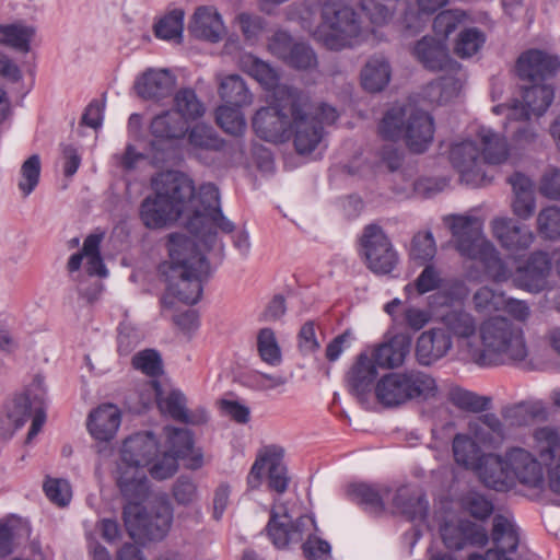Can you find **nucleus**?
<instances>
[{
	"label": "nucleus",
	"mask_w": 560,
	"mask_h": 560,
	"mask_svg": "<svg viewBox=\"0 0 560 560\" xmlns=\"http://www.w3.org/2000/svg\"><path fill=\"white\" fill-rule=\"evenodd\" d=\"M214 241L215 238L206 247L199 240H191L183 234L170 236V264L167 270H164L168 284L162 300L165 316L172 311L175 299L185 304L199 301L202 292L201 278L209 271L203 250L210 248Z\"/></svg>",
	"instance_id": "obj_6"
},
{
	"label": "nucleus",
	"mask_w": 560,
	"mask_h": 560,
	"mask_svg": "<svg viewBox=\"0 0 560 560\" xmlns=\"http://www.w3.org/2000/svg\"><path fill=\"white\" fill-rule=\"evenodd\" d=\"M308 105L310 97L306 94L270 117L268 108H258L250 118L252 129L257 138L275 145L292 140L295 153L308 158L324 136V128L308 110Z\"/></svg>",
	"instance_id": "obj_4"
},
{
	"label": "nucleus",
	"mask_w": 560,
	"mask_h": 560,
	"mask_svg": "<svg viewBox=\"0 0 560 560\" xmlns=\"http://www.w3.org/2000/svg\"><path fill=\"white\" fill-rule=\"evenodd\" d=\"M469 294V288L463 279L459 278H443L439 291L433 295L429 296L433 299L431 304H438L441 306H451L455 302L465 300Z\"/></svg>",
	"instance_id": "obj_40"
},
{
	"label": "nucleus",
	"mask_w": 560,
	"mask_h": 560,
	"mask_svg": "<svg viewBox=\"0 0 560 560\" xmlns=\"http://www.w3.org/2000/svg\"><path fill=\"white\" fill-rule=\"evenodd\" d=\"M172 110L188 125L205 115L206 106L192 89L186 88L175 93Z\"/></svg>",
	"instance_id": "obj_33"
},
{
	"label": "nucleus",
	"mask_w": 560,
	"mask_h": 560,
	"mask_svg": "<svg viewBox=\"0 0 560 560\" xmlns=\"http://www.w3.org/2000/svg\"><path fill=\"white\" fill-rule=\"evenodd\" d=\"M256 351L260 361L269 366L276 368L283 362L282 347L271 327H262L257 331Z\"/></svg>",
	"instance_id": "obj_32"
},
{
	"label": "nucleus",
	"mask_w": 560,
	"mask_h": 560,
	"mask_svg": "<svg viewBox=\"0 0 560 560\" xmlns=\"http://www.w3.org/2000/svg\"><path fill=\"white\" fill-rule=\"evenodd\" d=\"M528 84L521 85L520 94L524 101L532 100L535 104L534 116L536 118L544 117L552 104L557 95V85L548 81H526Z\"/></svg>",
	"instance_id": "obj_26"
},
{
	"label": "nucleus",
	"mask_w": 560,
	"mask_h": 560,
	"mask_svg": "<svg viewBox=\"0 0 560 560\" xmlns=\"http://www.w3.org/2000/svg\"><path fill=\"white\" fill-rule=\"evenodd\" d=\"M464 504L469 515L475 520L469 524H487L495 512L494 498L479 490L474 491Z\"/></svg>",
	"instance_id": "obj_39"
},
{
	"label": "nucleus",
	"mask_w": 560,
	"mask_h": 560,
	"mask_svg": "<svg viewBox=\"0 0 560 560\" xmlns=\"http://www.w3.org/2000/svg\"><path fill=\"white\" fill-rule=\"evenodd\" d=\"M348 5L343 0H324L320 22L313 33L314 39L331 51L345 47L348 35Z\"/></svg>",
	"instance_id": "obj_14"
},
{
	"label": "nucleus",
	"mask_w": 560,
	"mask_h": 560,
	"mask_svg": "<svg viewBox=\"0 0 560 560\" xmlns=\"http://www.w3.org/2000/svg\"><path fill=\"white\" fill-rule=\"evenodd\" d=\"M411 54L431 72L443 71L448 62L459 63L448 52L445 40L432 35H424L411 46Z\"/></svg>",
	"instance_id": "obj_18"
},
{
	"label": "nucleus",
	"mask_w": 560,
	"mask_h": 560,
	"mask_svg": "<svg viewBox=\"0 0 560 560\" xmlns=\"http://www.w3.org/2000/svg\"><path fill=\"white\" fill-rule=\"evenodd\" d=\"M436 253V240L430 228L413 234L410 242L409 258L423 269L415 280L405 285L404 293L407 300L439 291L443 277L434 262Z\"/></svg>",
	"instance_id": "obj_11"
},
{
	"label": "nucleus",
	"mask_w": 560,
	"mask_h": 560,
	"mask_svg": "<svg viewBox=\"0 0 560 560\" xmlns=\"http://www.w3.org/2000/svg\"><path fill=\"white\" fill-rule=\"evenodd\" d=\"M154 194L141 203L140 218L149 229H161L182 218L187 229L206 247L215 238V230L232 232L233 223L223 217L219 190L203 184L195 191L192 182L178 173L165 172L153 179Z\"/></svg>",
	"instance_id": "obj_1"
},
{
	"label": "nucleus",
	"mask_w": 560,
	"mask_h": 560,
	"mask_svg": "<svg viewBox=\"0 0 560 560\" xmlns=\"http://www.w3.org/2000/svg\"><path fill=\"white\" fill-rule=\"evenodd\" d=\"M151 385L155 390L160 411L175 420L187 422L188 418L184 394L179 389L174 388L161 390L156 382H152Z\"/></svg>",
	"instance_id": "obj_35"
},
{
	"label": "nucleus",
	"mask_w": 560,
	"mask_h": 560,
	"mask_svg": "<svg viewBox=\"0 0 560 560\" xmlns=\"http://www.w3.org/2000/svg\"><path fill=\"white\" fill-rule=\"evenodd\" d=\"M184 30V11L174 9L165 14L155 25V35L166 40H178Z\"/></svg>",
	"instance_id": "obj_45"
},
{
	"label": "nucleus",
	"mask_w": 560,
	"mask_h": 560,
	"mask_svg": "<svg viewBox=\"0 0 560 560\" xmlns=\"http://www.w3.org/2000/svg\"><path fill=\"white\" fill-rule=\"evenodd\" d=\"M47 498L59 506L67 505L72 497L69 482L65 479L48 478L44 483Z\"/></svg>",
	"instance_id": "obj_56"
},
{
	"label": "nucleus",
	"mask_w": 560,
	"mask_h": 560,
	"mask_svg": "<svg viewBox=\"0 0 560 560\" xmlns=\"http://www.w3.org/2000/svg\"><path fill=\"white\" fill-rule=\"evenodd\" d=\"M538 191L550 201H560V167L550 166L540 178Z\"/></svg>",
	"instance_id": "obj_57"
},
{
	"label": "nucleus",
	"mask_w": 560,
	"mask_h": 560,
	"mask_svg": "<svg viewBox=\"0 0 560 560\" xmlns=\"http://www.w3.org/2000/svg\"><path fill=\"white\" fill-rule=\"evenodd\" d=\"M529 182V177L523 173L515 171L510 176L509 183L512 185L515 197L512 202V211L514 215L523 221L529 220L536 211V199L530 192H520L518 188L526 185Z\"/></svg>",
	"instance_id": "obj_34"
},
{
	"label": "nucleus",
	"mask_w": 560,
	"mask_h": 560,
	"mask_svg": "<svg viewBox=\"0 0 560 560\" xmlns=\"http://www.w3.org/2000/svg\"><path fill=\"white\" fill-rule=\"evenodd\" d=\"M142 499L128 500L124 521L129 536L135 540H162L173 524V506L164 498L156 499L149 508L140 505Z\"/></svg>",
	"instance_id": "obj_8"
},
{
	"label": "nucleus",
	"mask_w": 560,
	"mask_h": 560,
	"mask_svg": "<svg viewBox=\"0 0 560 560\" xmlns=\"http://www.w3.org/2000/svg\"><path fill=\"white\" fill-rule=\"evenodd\" d=\"M441 322L452 340H470L477 332L476 318L463 308H450L442 314Z\"/></svg>",
	"instance_id": "obj_27"
},
{
	"label": "nucleus",
	"mask_w": 560,
	"mask_h": 560,
	"mask_svg": "<svg viewBox=\"0 0 560 560\" xmlns=\"http://www.w3.org/2000/svg\"><path fill=\"white\" fill-rule=\"evenodd\" d=\"M390 493V486L365 480L350 481L345 488L348 501L374 516H382L387 512L386 498Z\"/></svg>",
	"instance_id": "obj_17"
},
{
	"label": "nucleus",
	"mask_w": 560,
	"mask_h": 560,
	"mask_svg": "<svg viewBox=\"0 0 560 560\" xmlns=\"http://www.w3.org/2000/svg\"><path fill=\"white\" fill-rule=\"evenodd\" d=\"M436 122L433 114L417 101L390 103L377 122V135L385 142L378 154L390 173L404 162V152L397 147L402 142L412 155L427 153L434 142Z\"/></svg>",
	"instance_id": "obj_3"
},
{
	"label": "nucleus",
	"mask_w": 560,
	"mask_h": 560,
	"mask_svg": "<svg viewBox=\"0 0 560 560\" xmlns=\"http://www.w3.org/2000/svg\"><path fill=\"white\" fill-rule=\"evenodd\" d=\"M536 231L545 242L560 241V206L544 207L536 219Z\"/></svg>",
	"instance_id": "obj_38"
},
{
	"label": "nucleus",
	"mask_w": 560,
	"mask_h": 560,
	"mask_svg": "<svg viewBox=\"0 0 560 560\" xmlns=\"http://www.w3.org/2000/svg\"><path fill=\"white\" fill-rule=\"evenodd\" d=\"M103 240L102 233L90 234L83 242L82 250L71 255L68 261L69 271L73 272L83 265L90 276L105 278L108 273L101 253L100 246Z\"/></svg>",
	"instance_id": "obj_21"
},
{
	"label": "nucleus",
	"mask_w": 560,
	"mask_h": 560,
	"mask_svg": "<svg viewBox=\"0 0 560 560\" xmlns=\"http://www.w3.org/2000/svg\"><path fill=\"white\" fill-rule=\"evenodd\" d=\"M285 450L277 444L264 446L247 474V491L258 489L264 482L272 494L270 506L280 505L281 497L289 490L292 477L284 462Z\"/></svg>",
	"instance_id": "obj_9"
},
{
	"label": "nucleus",
	"mask_w": 560,
	"mask_h": 560,
	"mask_svg": "<svg viewBox=\"0 0 560 560\" xmlns=\"http://www.w3.org/2000/svg\"><path fill=\"white\" fill-rule=\"evenodd\" d=\"M132 364L137 370L151 376L159 374L161 371V358L154 350H144L137 353L132 359Z\"/></svg>",
	"instance_id": "obj_63"
},
{
	"label": "nucleus",
	"mask_w": 560,
	"mask_h": 560,
	"mask_svg": "<svg viewBox=\"0 0 560 560\" xmlns=\"http://www.w3.org/2000/svg\"><path fill=\"white\" fill-rule=\"evenodd\" d=\"M188 143L192 150L218 151L222 148V141L214 130L206 125H196L188 132Z\"/></svg>",
	"instance_id": "obj_44"
},
{
	"label": "nucleus",
	"mask_w": 560,
	"mask_h": 560,
	"mask_svg": "<svg viewBox=\"0 0 560 560\" xmlns=\"http://www.w3.org/2000/svg\"><path fill=\"white\" fill-rule=\"evenodd\" d=\"M397 326L405 331H392L384 335V341L374 345V355L383 357V368L388 370L401 369L410 354L413 336L428 324V314L415 305L402 308Z\"/></svg>",
	"instance_id": "obj_7"
},
{
	"label": "nucleus",
	"mask_w": 560,
	"mask_h": 560,
	"mask_svg": "<svg viewBox=\"0 0 560 560\" xmlns=\"http://www.w3.org/2000/svg\"><path fill=\"white\" fill-rule=\"evenodd\" d=\"M172 498L182 506H191L199 500L198 486L187 476L178 477L172 486Z\"/></svg>",
	"instance_id": "obj_51"
},
{
	"label": "nucleus",
	"mask_w": 560,
	"mask_h": 560,
	"mask_svg": "<svg viewBox=\"0 0 560 560\" xmlns=\"http://www.w3.org/2000/svg\"><path fill=\"white\" fill-rule=\"evenodd\" d=\"M491 456L499 462H505L511 466L522 468L528 467L534 460V455L528 450L518 445L508 447L504 456L500 453H491Z\"/></svg>",
	"instance_id": "obj_60"
},
{
	"label": "nucleus",
	"mask_w": 560,
	"mask_h": 560,
	"mask_svg": "<svg viewBox=\"0 0 560 560\" xmlns=\"http://www.w3.org/2000/svg\"><path fill=\"white\" fill-rule=\"evenodd\" d=\"M188 131L185 120L180 119L172 109L156 115L150 125L151 135L159 140L182 139Z\"/></svg>",
	"instance_id": "obj_29"
},
{
	"label": "nucleus",
	"mask_w": 560,
	"mask_h": 560,
	"mask_svg": "<svg viewBox=\"0 0 560 560\" xmlns=\"http://www.w3.org/2000/svg\"><path fill=\"white\" fill-rule=\"evenodd\" d=\"M219 94L223 103L243 105L245 101V81L238 74L219 77Z\"/></svg>",
	"instance_id": "obj_43"
},
{
	"label": "nucleus",
	"mask_w": 560,
	"mask_h": 560,
	"mask_svg": "<svg viewBox=\"0 0 560 560\" xmlns=\"http://www.w3.org/2000/svg\"><path fill=\"white\" fill-rule=\"evenodd\" d=\"M462 10H443L435 14L432 22V30L434 34L446 40L451 34H453L462 23L463 18Z\"/></svg>",
	"instance_id": "obj_50"
},
{
	"label": "nucleus",
	"mask_w": 560,
	"mask_h": 560,
	"mask_svg": "<svg viewBox=\"0 0 560 560\" xmlns=\"http://www.w3.org/2000/svg\"><path fill=\"white\" fill-rule=\"evenodd\" d=\"M514 284L528 293L538 294L549 289V276L553 269L552 257L546 252H536L514 259Z\"/></svg>",
	"instance_id": "obj_15"
},
{
	"label": "nucleus",
	"mask_w": 560,
	"mask_h": 560,
	"mask_svg": "<svg viewBox=\"0 0 560 560\" xmlns=\"http://www.w3.org/2000/svg\"><path fill=\"white\" fill-rule=\"evenodd\" d=\"M447 400L466 413H481L490 410L493 406L491 396L479 395L458 385L450 389Z\"/></svg>",
	"instance_id": "obj_28"
},
{
	"label": "nucleus",
	"mask_w": 560,
	"mask_h": 560,
	"mask_svg": "<svg viewBox=\"0 0 560 560\" xmlns=\"http://www.w3.org/2000/svg\"><path fill=\"white\" fill-rule=\"evenodd\" d=\"M40 176V159L37 154L30 156L21 166L18 183L20 191L27 197L37 186Z\"/></svg>",
	"instance_id": "obj_49"
},
{
	"label": "nucleus",
	"mask_w": 560,
	"mask_h": 560,
	"mask_svg": "<svg viewBox=\"0 0 560 560\" xmlns=\"http://www.w3.org/2000/svg\"><path fill=\"white\" fill-rule=\"evenodd\" d=\"M298 350L302 357H307L320 349V342L316 336V323L306 320L296 335Z\"/></svg>",
	"instance_id": "obj_54"
},
{
	"label": "nucleus",
	"mask_w": 560,
	"mask_h": 560,
	"mask_svg": "<svg viewBox=\"0 0 560 560\" xmlns=\"http://www.w3.org/2000/svg\"><path fill=\"white\" fill-rule=\"evenodd\" d=\"M360 11L376 27L387 25L394 18V9L378 0H361Z\"/></svg>",
	"instance_id": "obj_48"
},
{
	"label": "nucleus",
	"mask_w": 560,
	"mask_h": 560,
	"mask_svg": "<svg viewBox=\"0 0 560 560\" xmlns=\"http://www.w3.org/2000/svg\"><path fill=\"white\" fill-rule=\"evenodd\" d=\"M401 490V488L398 489L392 500L398 514L409 522L417 521L421 515L425 516L429 512V501L425 495L416 497L413 493H402Z\"/></svg>",
	"instance_id": "obj_37"
},
{
	"label": "nucleus",
	"mask_w": 560,
	"mask_h": 560,
	"mask_svg": "<svg viewBox=\"0 0 560 560\" xmlns=\"http://www.w3.org/2000/svg\"><path fill=\"white\" fill-rule=\"evenodd\" d=\"M188 469L202 465V455L192 448L188 430L165 427L163 441L151 432H138L122 441L116 468L117 485L126 500L144 499L149 491L145 467L156 480L171 478L178 470V460Z\"/></svg>",
	"instance_id": "obj_2"
},
{
	"label": "nucleus",
	"mask_w": 560,
	"mask_h": 560,
	"mask_svg": "<svg viewBox=\"0 0 560 560\" xmlns=\"http://www.w3.org/2000/svg\"><path fill=\"white\" fill-rule=\"evenodd\" d=\"M217 122L226 132L232 136H241L245 129V120L242 112V105H232L223 103L217 109Z\"/></svg>",
	"instance_id": "obj_41"
},
{
	"label": "nucleus",
	"mask_w": 560,
	"mask_h": 560,
	"mask_svg": "<svg viewBox=\"0 0 560 560\" xmlns=\"http://www.w3.org/2000/svg\"><path fill=\"white\" fill-rule=\"evenodd\" d=\"M443 222L455 238L459 252L467 247L472 238L482 235L485 224L481 217L468 212L447 214Z\"/></svg>",
	"instance_id": "obj_23"
},
{
	"label": "nucleus",
	"mask_w": 560,
	"mask_h": 560,
	"mask_svg": "<svg viewBox=\"0 0 560 560\" xmlns=\"http://www.w3.org/2000/svg\"><path fill=\"white\" fill-rule=\"evenodd\" d=\"M487 34L478 26H465L456 35L453 42L454 54L467 60L476 56L483 47Z\"/></svg>",
	"instance_id": "obj_31"
},
{
	"label": "nucleus",
	"mask_w": 560,
	"mask_h": 560,
	"mask_svg": "<svg viewBox=\"0 0 560 560\" xmlns=\"http://www.w3.org/2000/svg\"><path fill=\"white\" fill-rule=\"evenodd\" d=\"M121 423V412L113 404H103L93 409L88 417V430L100 442L113 440Z\"/></svg>",
	"instance_id": "obj_20"
},
{
	"label": "nucleus",
	"mask_w": 560,
	"mask_h": 560,
	"mask_svg": "<svg viewBox=\"0 0 560 560\" xmlns=\"http://www.w3.org/2000/svg\"><path fill=\"white\" fill-rule=\"evenodd\" d=\"M428 20L429 19L416 10L411 1H407L399 19L402 35L406 37L419 35L424 30Z\"/></svg>",
	"instance_id": "obj_52"
},
{
	"label": "nucleus",
	"mask_w": 560,
	"mask_h": 560,
	"mask_svg": "<svg viewBox=\"0 0 560 560\" xmlns=\"http://www.w3.org/2000/svg\"><path fill=\"white\" fill-rule=\"evenodd\" d=\"M190 32L198 38L219 42L225 33L221 15L213 7H200L192 16Z\"/></svg>",
	"instance_id": "obj_25"
},
{
	"label": "nucleus",
	"mask_w": 560,
	"mask_h": 560,
	"mask_svg": "<svg viewBox=\"0 0 560 560\" xmlns=\"http://www.w3.org/2000/svg\"><path fill=\"white\" fill-rule=\"evenodd\" d=\"M298 42L299 37L289 30L279 28L268 38L267 46L269 52L282 61Z\"/></svg>",
	"instance_id": "obj_53"
},
{
	"label": "nucleus",
	"mask_w": 560,
	"mask_h": 560,
	"mask_svg": "<svg viewBox=\"0 0 560 560\" xmlns=\"http://www.w3.org/2000/svg\"><path fill=\"white\" fill-rule=\"evenodd\" d=\"M439 386L435 378L429 374L409 371V389L408 396L411 400L427 401L436 397Z\"/></svg>",
	"instance_id": "obj_42"
},
{
	"label": "nucleus",
	"mask_w": 560,
	"mask_h": 560,
	"mask_svg": "<svg viewBox=\"0 0 560 560\" xmlns=\"http://www.w3.org/2000/svg\"><path fill=\"white\" fill-rule=\"evenodd\" d=\"M560 71V56L544 48H528L520 54L514 73L521 81H548Z\"/></svg>",
	"instance_id": "obj_16"
},
{
	"label": "nucleus",
	"mask_w": 560,
	"mask_h": 560,
	"mask_svg": "<svg viewBox=\"0 0 560 560\" xmlns=\"http://www.w3.org/2000/svg\"><path fill=\"white\" fill-rule=\"evenodd\" d=\"M471 360L479 368L500 366L506 363V359L512 363L524 362L529 349L523 329L520 327L510 331L494 335L489 340L485 335L481 336V346L469 345Z\"/></svg>",
	"instance_id": "obj_12"
},
{
	"label": "nucleus",
	"mask_w": 560,
	"mask_h": 560,
	"mask_svg": "<svg viewBox=\"0 0 560 560\" xmlns=\"http://www.w3.org/2000/svg\"><path fill=\"white\" fill-rule=\"evenodd\" d=\"M468 430L480 446L492 451L499 450L506 436L505 430H503L502 433H493L492 431L485 430L483 427L475 420L468 422Z\"/></svg>",
	"instance_id": "obj_55"
},
{
	"label": "nucleus",
	"mask_w": 560,
	"mask_h": 560,
	"mask_svg": "<svg viewBox=\"0 0 560 560\" xmlns=\"http://www.w3.org/2000/svg\"><path fill=\"white\" fill-rule=\"evenodd\" d=\"M34 405L24 402L22 397H18L8 407L7 417L12 422L13 430L21 428L31 417Z\"/></svg>",
	"instance_id": "obj_64"
},
{
	"label": "nucleus",
	"mask_w": 560,
	"mask_h": 560,
	"mask_svg": "<svg viewBox=\"0 0 560 560\" xmlns=\"http://www.w3.org/2000/svg\"><path fill=\"white\" fill-rule=\"evenodd\" d=\"M353 339L351 328L345 329L338 334L326 345L325 357L329 363H334L340 359L343 351L350 347V341Z\"/></svg>",
	"instance_id": "obj_61"
},
{
	"label": "nucleus",
	"mask_w": 560,
	"mask_h": 560,
	"mask_svg": "<svg viewBox=\"0 0 560 560\" xmlns=\"http://www.w3.org/2000/svg\"><path fill=\"white\" fill-rule=\"evenodd\" d=\"M448 179L446 177L421 176L412 183V191L423 198H431L444 190Z\"/></svg>",
	"instance_id": "obj_59"
},
{
	"label": "nucleus",
	"mask_w": 560,
	"mask_h": 560,
	"mask_svg": "<svg viewBox=\"0 0 560 560\" xmlns=\"http://www.w3.org/2000/svg\"><path fill=\"white\" fill-rule=\"evenodd\" d=\"M357 252L363 265L375 276L392 273L399 259L388 234L376 222L363 228L358 237Z\"/></svg>",
	"instance_id": "obj_13"
},
{
	"label": "nucleus",
	"mask_w": 560,
	"mask_h": 560,
	"mask_svg": "<svg viewBox=\"0 0 560 560\" xmlns=\"http://www.w3.org/2000/svg\"><path fill=\"white\" fill-rule=\"evenodd\" d=\"M35 27L23 22L0 25V44H4L23 52L31 50V43L35 38Z\"/></svg>",
	"instance_id": "obj_36"
},
{
	"label": "nucleus",
	"mask_w": 560,
	"mask_h": 560,
	"mask_svg": "<svg viewBox=\"0 0 560 560\" xmlns=\"http://www.w3.org/2000/svg\"><path fill=\"white\" fill-rule=\"evenodd\" d=\"M393 69L386 57H371L360 72V85L372 95L381 94L388 88Z\"/></svg>",
	"instance_id": "obj_24"
},
{
	"label": "nucleus",
	"mask_w": 560,
	"mask_h": 560,
	"mask_svg": "<svg viewBox=\"0 0 560 560\" xmlns=\"http://www.w3.org/2000/svg\"><path fill=\"white\" fill-rule=\"evenodd\" d=\"M320 532H312L302 541L301 549L306 560H329L332 557L331 544L319 536Z\"/></svg>",
	"instance_id": "obj_47"
},
{
	"label": "nucleus",
	"mask_w": 560,
	"mask_h": 560,
	"mask_svg": "<svg viewBox=\"0 0 560 560\" xmlns=\"http://www.w3.org/2000/svg\"><path fill=\"white\" fill-rule=\"evenodd\" d=\"M175 85V77L166 69H148L137 77L133 89L143 100L166 97Z\"/></svg>",
	"instance_id": "obj_22"
},
{
	"label": "nucleus",
	"mask_w": 560,
	"mask_h": 560,
	"mask_svg": "<svg viewBox=\"0 0 560 560\" xmlns=\"http://www.w3.org/2000/svg\"><path fill=\"white\" fill-rule=\"evenodd\" d=\"M383 358L374 355V346L371 357L361 351L354 358L353 364L346 374L347 388L360 407L365 411H374L370 404L373 392L377 404L383 409H396L410 401L409 371L398 372L383 368Z\"/></svg>",
	"instance_id": "obj_5"
},
{
	"label": "nucleus",
	"mask_w": 560,
	"mask_h": 560,
	"mask_svg": "<svg viewBox=\"0 0 560 560\" xmlns=\"http://www.w3.org/2000/svg\"><path fill=\"white\" fill-rule=\"evenodd\" d=\"M282 62L290 69L311 73L318 68V56L311 43L304 37H299V42L285 56Z\"/></svg>",
	"instance_id": "obj_30"
},
{
	"label": "nucleus",
	"mask_w": 560,
	"mask_h": 560,
	"mask_svg": "<svg viewBox=\"0 0 560 560\" xmlns=\"http://www.w3.org/2000/svg\"><path fill=\"white\" fill-rule=\"evenodd\" d=\"M442 544L447 551L455 555L467 546L466 528L459 529L455 525H442L440 528Z\"/></svg>",
	"instance_id": "obj_58"
},
{
	"label": "nucleus",
	"mask_w": 560,
	"mask_h": 560,
	"mask_svg": "<svg viewBox=\"0 0 560 560\" xmlns=\"http://www.w3.org/2000/svg\"><path fill=\"white\" fill-rule=\"evenodd\" d=\"M282 74L279 66L247 51V77L257 81L262 89L267 105L260 108H268V117L306 95L301 88L283 83Z\"/></svg>",
	"instance_id": "obj_10"
},
{
	"label": "nucleus",
	"mask_w": 560,
	"mask_h": 560,
	"mask_svg": "<svg viewBox=\"0 0 560 560\" xmlns=\"http://www.w3.org/2000/svg\"><path fill=\"white\" fill-rule=\"evenodd\" d=\"M268 516L264 533L276 550H289L293 544H299L285 520L291 518L288 501L270 506Z\"/></svg>",
	"instance_id": "obj_19"
},
{
	"label": "nucleus",
	"mask_w": 560,
	"mask_h": 560,
	"mask_svg": "<svg viewBox=\"0 0 560 560\" xmlns=\"http://www.w3.org/2000/svg\"><path fill=\"white\" fill-rule=\"evenodd\" d=\"M287 383L288 377L285 375L247 369V388L254 392L267 393L284 386Z\"/></svg>",
	"instance_id": "obj_46"
},
{
	"label": "nucleus",
	"mask_w": 560,
	"mask_h": 560,
	"mask_svg": "<svg viewBox=\"0 0 560 560\" xmlns=\"http://www.w3.org/2000/svg\"><path fill=\"white\" fill-rule=\"evenodd\" d=\"M445 357V350L436 354L432 349V346L429 345L427 340V336H423L422 332L419 335L416 341L415 347V358L417 363L420 366H431L436 361Z\"/></svg>",
	"instance_id": "obj_62"
}]
</instances>
